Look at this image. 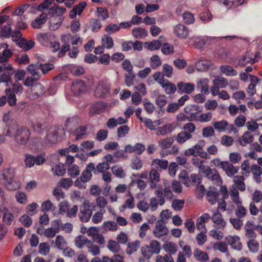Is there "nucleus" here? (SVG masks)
<instances>
[{
  "label": "nucleus",
  "mask_w": 262,
  "mask_h": 262,
  "mask_svg": "<svg viewBox=\"0 0 262 262\" xmlns=\"http://www.w3.org/2000/svg\"><path fill=\"white\" fill-rule=\"evenodd\" d=\"M161 250V246L159 242L151 240L149 245H145L142 247V255L147 258H149L153 254H159Z\"/></svg>",
  "instance_id": "nucleus-4"
},
{
  "label": "nucleus",
  "mask_w": 262,
  "mask_h": 262,
  "mask_svg": "<svg viewBox=\"0 0 262 262\" xmlns=\"http://www.w3.org/2000/svg\"><path fill=\"white\" fill-rule=\"evenodd\" d=\"M145 110L148 114H151L155 111V106L148 99H145L143 101Z\"/></svg>",
  "instance_id": "nucleus-63"
},
{
  "label": "nucleus",
  "mask_w": 262,
  "mask_h": 262,
  "mask_svg": "<svg viewBox=\"0 0 262 262\" xmlns=\"http://www.w3.org/2000/svg\"><path fill=\"white\" fill-rule=\"evenodd\" d=\"M184 111L188 116V120L192 121L197 120L198 114L201 111L200 107L196 105H190L184 108Z\"/></svg>",
  "instance_id": "nucleus-11"
},
{
  "label": "nucleus",
  "mask_w": 262,
  "mask_h": 262,
  "mask_svg": "<svg viewBox=\"0 0 262 262\" xmlns=\"http://www.w3.org/2000/svg\"><path fill=\"white\" fill-rule=\"evenodd\" d=\"M193 256L196 260L200 262H205L209 260L208 254L206 252L203 251L198 248L194 249Z\"/></svg>",
  "instance_id": "nucleus-31"
},
{
  "label": "nucleus",
  "mask_w": 262,
  "mask_h": 262,
  "mask_svg": "<svg viewBox=\"0 0 262 262\" xmlns=\"http://www.w3.org/2000/svg\"><path fill=\"white\" fill-rule=\"evenodd\" d=\"M1 213L3 214L2 219L3 222L6 225H11L14 219V216L13 214L5 207L2 208Z\"/></svg>",
  "instance_id": "nucleus-30"
},
{
  "label": "nucleus",
  "mask_w": 262,
  "mask_h": 262,
  "mask_svg": "<svg viewBox=\"0 0 262 262\" xmlns=\"http://www.w3.org/2000/svg\"><path fill=\"white\" fill-rule=\"evenodd\" d=\"M221 73L227 76H234L237 74V72L231 66L222 65L220 67Z\"/></svg>",
  "instance_id": "nucleus-35"
},
{
  "label": "nucleus",
  "mask_w": 262,
  "mask_h": 262,
  "mask_svg": "<svg viewBox=\"0 0 262 262\" xmlns=\"http://www.w3.org/2000/svg\"><path fill=\"white\" fill-rule=\"evenodd\" d=\"M246 230V236L250 239H254L256 237V234L254 232L255 229V226L250 222H247L245 226Z\"/></svg>",
  "instance_id": "nucleus-32"
},
{
  "label": "nucleus",
  "mask_w": 262,
  "mask_h": 262,
  "mask_svg": "<svg viewBox=\"0 0 262 262\" xmlns=\"http://www.w3.org/2000/svg\"><path fill=\"white\" fill-rule=\"evenodd\" d=\"M129 131V128L127 125H123L120 126L117 130V138L119 139L126 137Z\"/></svg>",
  "instance_id": "nucleus-54"
},
{
  "label": "nucleus",
  "mask_w": 262,
  "mask_h": 262,
  "mask_svg": "<svg viewBox=\"0 0 262 262\" xmlns=\"http://www.w3.org/2000/svg\"><path fill=\"white\" fill-rule=\"evenodd\" d=\"M111 170L114 176L118 178H123L125 177L126 173L121 166L115 165L112 167Z\"/></svg>",
  "instance_id": "nucleus-42"
},
{
  "label": "nucleus",
  "mask_w": 262,
  "mask_h": 262,
  "mask_svg": "<svg viewBox=\"0 0 262 262\" xmlns=\"http://www.w3.org/2000/svg\"><path fill=\"white\" fill-rule=\"evenodd\" d=\"M178 92L180 94L184 93L189 94L194 90V85L191 83L180 82L178 83Z\"/></svg>",
  "instance_id": "nucleus-19"
},
{
  "label": "nucleus",
  "mask_w": 262,
  "mask_h": 262,
  "mask_svg": "<svg viewBox=\"0 0 262 262\" xmlns=\"http://www.w3.org/2000/svg\"><path fill=\"white\" fill-rule=\"evenodd\" d=\"M201 173L204 174L208 179L212 181L217 183L221 182V179L217 171L214 169H211L208 166Z\"/></svg>",
  "instance_id": "nucleus-13"
},
{
  "label": "nucleus",
  "mask_w": 262,
  "mask_h": 262,
  "mask_svg": "<svg viewBox=\"0 0 262 262\" xmlns=\"http://www.w3.org/2000/svg\"><path fill=\"white\" fill-rule=\"evenodd\" d=\"M162 74L168 78H171L173 74L172 67L167 63H164L162 67Z\"/></svg>",
  "instance_id": "nucleus-57"
},
{
  "label": "nucleus",
  "mask_w": 262,
  "mask_h": 262,
  "mask_svg": "<svg viewBox=\"0 0 262 262\" xmlns=\"http://www.w3.org/2000/svg\"><path fill=\"white\" fill-rule=\"evenodd\" d=\"M159 84L164 89L165 93L168 95L174 94L176 90V85L170 82L168 80H162L159 82Z\"/></svg>",
  "instance_id": "nucleus-21"
},
{
  "label": "nucleus",
  "mask_w": 262,
  "mask_h": 262,
  "mask_svg": "<svg viewBox=\"0 0 262 262\" xmlns=\"http://www.w3.org/2000/svg\"><path fill=\"white\" fill-rule=\"evenodd\" d=\"M52 170L54 174L57 176H62L66 173L64 165L60 163L53 167Z\"/></svg>",
  "instance_id": "nucleus-46"
},
{
  "label": "nucleus",
  "mask_w": 262,
  "mask_h": 262,
  "mask_svg": "<svg viewBox=\"0 0 262 262\" xmlns=\"http://www.w3.org/2000/svg\"><path fill=\"white\" fill-rule=\"evenodd\" d=\"M168 161L166 160L155 159L152 162V165L159 170L166 169L168 167Z\"/></svg>",
  "instance_id": "nucleus-39"
},
{
  "label": "nucleus",
  "mask_w": 262,
  "mask_h": 262,
  "mask_svg": "<svg viewBox=\"0 0 262 262\" xmlns=\"http://www.w3.org/2000/svg\"><path fill=\"white\" fill-rule=\"evenodd\" d=\"M210 219L208 213H204L198 218L196 223V226L198 230L200 231H207L205 223Z\"/></svg>",
  "instance_id": "nucleus-26"
},
{
  "label": "nucleus",
  "mask_w": 262,
  "mask_h": 262,
  "mask_svg": "<svg viewBox=\"0 0 262 262\" xmlns=\"http://www.w3.org/2000/svg\"><path fill=\"white\" fill-rule=\"evenodd\" d=\"M213 85L210 89L212 95H215V92L220 90V89H224L228 85V81L223 77L217 76L213 80Z\"/></svg>",
  "instance_id": "nucleus-8"
},
{
  "label": "nucleus",
  "mask_w": 262,
  "mask_h": 262,
  "mask_svg": "<svg viewBox=\"0 0 262 262\" xmlns=\"http://www.w3.org/2000/svg\"><path fill=\"white\" fill-rule=\"evenodd\" d=\"M230 197L232 201L236 206L242 204V201L239 198L238 190L233 188L230 190Z\"/></svg>",
  "instance_id": "nucleus-45"
},
{
  "label": "nucleus",
  "mask_w": 262,
  "mask_h": 262,
  "mask_svg": "<svg viewBox=\"0 0 262 262\" xmlns=\"http://www.w3.org/2000/svg\"><path fill=\"white\" fill-rule=\"evenodd\" d=\"M228 125V122L224 120L214 122L213 124L214 128L219 133L225 132Z\"/></svg>",
  "instance_id": "nucleus-44"
},
{
  "label": "nucleus",
  "mask_w": 262,
  "mask_h": 262,
  "mask_svg": "<svg viewBox=\"0 0 262 262\" xmlns=\"http://www.w3.org/2000/svg\"><path fill=\"white\" fill-rule=\"evenodd\" d=\"M212 65V62L209 60H200L195 63L196 69L200 71L207 70Z\"/></svg>",
  "instance_id": "nucleus-40"
},
{
  "label": "nucleus",
  "mask_w": 262,
  "mask_h": 262,
  "mask_svg": "<svg viewBox=\"0 0 262 262\" xmlns=\"http://www.w3.org/2000/svg\"><path fill=\"white\" fill-rule=\"evenodd\" d=\"M173 142V139L171 137H167L165 139L160 140L158 141V144L162 150H165L169 148Z\"/></svg>",
  "instance_id": "nucleus-43"
},
{
  "label": "nucleus",
  "mask_w": 262,
  "mask_h": 262,
  "mask_svg": "<svg viewBox=\"0 0 262 262\" xmlns=\"http://www.w3.org/2000/svg\"><path fill=\"white\" fill-rule=\"evenodd\" d=\"M230 38L231 39H233L237 38V36L232 35V36H226L223 37H210V36H193L189 38L190 40L193 41V46L195 48L201 49L203 48V47L205 45L206 42L207 40L214 39H221V38Z\"/></svg>",
  "instance_id": "nucleus-6"
},
{
  "label": "nucleus",
  "mask_w": 262,
  "mask_h": 262,
  "mask_svg": "<svg viewBox=\"0 0 262 262\" xmlns=\"http://www.w3.org/2000/svg\"><path fill=\"white\" fill-rule=\"evenodd\" d=\"M164 250L170 254H174L177 251V245L172 242H167L163 245Z\"/></svg>",
  "instance_id": "nucleus-50"
},
{
  "label": "nucleus",
  "mask_w": 262,
  "mask_h": 262,
  "mask_svg": "<svg viewBox=\"0 0 262 262\" xmlns=\"http://www.w3.org/2000/svg\"><path fill=\"white\" fill-rule=\"evenodd\" d=\"M95 207V204L90 203L88 201H84L80 207L79 217L83 222H88L92 216L93 209Z\"/></svg>",
  "instance_id": "nucleus-3"
},
{
  "label": "nucleus",
  "mask_w": 262,
  "mask_h": 262,
  "mask_svg": "<svg viewBox=\"0 0 262 262\" xmlns=\"http://www.w3.org/2000/svg\"><path fill=\"white\" fill-rule=\"evenodd\" d=\"M209 82L207 78L200 79L196 83V88L202 94L207 95L209 93Z\"/></svg>",
  "instance_id": "nucleus-20"
},
{
  "label": "nucleus",
  "mask_w": 262,
  "mask_h": 262,
  "mask_svg": "<svg viewBox=\"0 0 262 262\" xmlns=\"http://www.w3.org/2000/svg\"><path fill=\"white\" fill-rule=\"evenodd\" d=\"M67 172L70 177L75 178L79 174V167L75 164L71 165L68 167Z\"/></svg>",
  "instance_id": "nucleus-60"
},
{
  "label": "nucleus",
  "mask_w": 262,
  "mask_h": 262,
  "mask_svg": "<svg viewBox=\"0 0 262 262\" xmlns=\"http://www.w3.org/2000/svg\"><path fill=\"white\" fill-rule=\"evenodd\" d=\"M192 138V135L187 132H181L176 137V141L179 144H183Z\"/></svg>",
  "instance_id": "nucleus-47"
},
{
  "label": "nucleus",
  "mask_w": 262,
  "mask_h": 262,
  "mask_svg": "<svg viewBox=\"0 0 262 262\" xmlns=\"http://www.w3.org/2000/svg\"><path fill=\"white\" fill-rule=\"evenodd\" d=\"M50 251V246L48 243H41L39 245L38 252L43 255H48Z\"/></svg>",
  "instance_id": "nucleus-58"
},
{
  "label": "nucleus",
  "mask_w": 262,
  "mask_h": 262,
  "mask_svg": "<svg viewBox=\"0 0 262 262\" xmlns=\"http://www.w3.org/2000/svg\"><path fill=\"white\" fill-rule=\"evenodd\" d=\"M4 69L7 70V71L3 74H0V83H4L6 86L11 85L12 84V80L11 76L14 73V70L13 69L11 64L8 63L4 65Z\"/></svg>",
  "instance_id": "nucleus-7"
},
{
  "label": "nucleus",
  "mask_w": 262,
  "mask_h": 262,
  "mask_svg": "<svg viewBox=\"0 0 262 262\" xmlns=\"http://www.w3.org/2000/svg\"><path fill=\"white\" fill-rule=\"evenodd\" d=\"M168 232L169 231L166 228L164 221L161 220L156 223L153 233L156 237L160 238L167 235Z\"/></svg>",
  "instance_id": "nucleus-12"
},
{
  "label": "nucleus",
  "mask_w": 262,
  "mask_h": 262,
  "mask_svg": "<svg viewBox=\"0 0 262 262\" xmlns=\"http://www.w3.org/2000/svg\"><path fill=\"white\" fill-rule=\"evenodd\" d=\"M223 169L226 172V174L228 177H231L237 173L239 170V167H235L233 165L232 163H230L229 162L227 161L226 163L223 164Z\"/></svg>",
  "instance_id": "nucleus-27"
},
{
  "label": "nucleus",
  "mask_w": 262,
  "mask_h": 262,
  "mask_svg": "<svg viewBox=\"0 0 262 262\" xmlns=\"http://www.w3.org/2000/svg\"><path fill=\"white\" fill-rule=\"evenodd\" d=\"M5 91L8 97L7 101L9 105L10 106L15 105L17 99L15 94L12 92L11 89H7Z\"/></svg>",
  "instance_id": "nucleus-52"
},
{
  "label": "nucleus",
  "mask_w": 262,
  "mask_h": 262,
  "mask_svg": "<svg viewBox=\"0 0 262 262\" xmlns=\"http://www.w3.org/2000/svg\"><path fill=\"white\" fill-rule=\"evenodd\" d=\"M161 46V42L159 40L145 42V47L150 51L157 50L160 48Z\"/></svg>",
  "instance_id": "nucleus-48"
},
{
  "label": "nucleus",
  "mask_w": 262,
  "mask_h": 262,
  "mask_svg": "<svg viewBox=\"0 0 262 262\" xmlns=\"http://www.w3.org/2000/svg\"><path fill=\"white\" fill-rule=\"evenodd\" d=\"M155 194L157 198L152 197L150 199L149 204L151 211H156L159 205L163 206L165 204V198L171 199L173 197L172 192L169 186L165 187L163 190L159 188V189L155 190Z\"/></svg>",
  "instance_id": "nucleus-1"
},
{
  "label": "nucleus",
  "mask_w": 262,
  "mask_h": 262,
  "mask_svg": "<svg viewBox=\"0 0 262 262\" xmlns=\"http://www.w3.org/2000/svg\"><path fill=\"white\" fill-rule=\"evenodd\" d=\"M86 6L85 2H82L78 5L74 6L73 9L70 12L69 17L71 19L75 18L77 15H80Z\"/></svg>",
  "instance_id": "nucleus-22"
},
{
  "label": "nucleus",
  "mask_w": 262,
  "mask_h": 262,
  "mask_svg": "<svg viewBox=\"0 0 262 262\" xmlns=\"http://www.w3.org/2000/svg\"><path fill=\"white\" fill-rule=\"evenodd\" d=\"M86 129L87 128L85 126H82L77 128L74 131L76 140L82 139V137L85 135Z\"/></svg>",
  "instance_id": "nucleus-62"
},
{
  "label": "nucleus",
  "mask_w": 262,
  "mask_h": 262,
  "mask_svg": "<svg viewBox=\"0 0 262 262\" xmlns=\"http://www.w3.org/2000/svg\"><path fill=\"white\" fill-rule=\"evenodd\" d=\"M140 246V242L136 241L134 242L129 243L127 244V248L126 249V253L128 255H131L136 252Z\"/></svg>",
  "instance_id": "nucleus-55"
},
{
  "label": "nucleus",
  "mask_w": 262,
  "mask_h": 262,
  "mask_svg": "<svg viewBox=\"0 0 262 262\" xmlns=\"http://www.w3.org/2000/svg\"><path fill=\"white\" fill-rule=\"evenodd\" d=\"M177 123L172 122L160 127L158 129V136H166L171 133L177 127Z\"/></svg>",
  "instance_id": "nucleus-18"
},
{
  "label": "nucleus",
  "mask_w": 262,
  "mask_h": 262,
  "mask_svg": "<svg viewBox=\"0 0 262 262\" xmlns=\"http://www.w3.org/2000/svg\"><path fill=\"white\" fill-rule=\"evenodd\" d=\"M259 54L257 52L254 55L253 53L247 52L246 54L239 59L238 64L240 66H245L247 63L253 64L258 61Z\"/></svg>",
  "instance_id": "nucleus-9"
},
{
  "label": "nucleus",
  "mask_w": 262,
  "mask_h": 262,
  "mask_svg": "<svg viewBox=\"0 0 262 262\" xmlns=\"http://www.w3.org/2000/svg\"><path fill=\"white\" fill-rule=\"evenodd\" d=\"M227 242L231 246V247L237 250H241L242 246L239 242V238L237 236H228L226 237Z\"/></svg>",
  "instance_id": "nucleus-28"
},
{
  "label": "nucleus",
  "mask_w": 262,
  "mask_h": 262,
  "mask_svg": "<svg viewBox=\"0 0 262 262\" xmlns=\"http://www.w3.org/2000/svg\"><path fill=\"white\" fill-rule=\"evenodd\" d=\"M30 138V130L25 127L16 129L14 135V140L18 145H25Z\"/></svg>",
  "instance_id": "nucleus-5"
},
{
  "label": "nucleus",
  "mask_w": 262,
  "mask_h": 262,
  "mask_svg": "<svg viewBox=\"0 0 262 262\" xmlns=\"http://www.w3.org/2000/svg\"><path fill=\"white\" fill-rule=\"evenodd\" d=\"M253 140V136L248 131L245 132L242 137L238 139V142L241 146H245L247 144L252 143Z\"/></svg>",
  "instance_id": "nucleus-29"
},
{
  "label": "nucleus",
  "mask_w": 262,
  "mask_h": 262,
  "mask_svg": "<svg viewBox=\"0 0 262 262\" xmlns=\"http://www.w3.org/2000/svg\"><path fill=\"white\" fill-rule=\"evenodd\" d=\"M127 196L129 198L124 202V204L120 207V210L123 211L126 208L132 209L135 206L134 198L130 192H128Z\"/></svg>",
  "instance_id": "nucleus-38"
},
{
  "label": "nucleus",
  "mask_w": 262,
  "mask_h": 262,
  "mask_svg": "<svg viewBox=\"0 0 262 262\" xmlns=\"http://www.w3.org/2000/svg\"><path fill=\"white\" fill-rule=\"evenodd\" d=\"M132 34L135 38L141 39L147 36L148 32L143 28L136 27L133 29Z\"/></svg>",
  "instance_id": "nucleus-33"
},
{
  "label": "nucleus",
  "mask_w": 262,
  "mask_h": 262,
  "mask_svg": "<svg viewBox=\"0 0 262 262\" xmlns=\"http://www.w3.org/2000/svg\"><path fill=\"white\" fill-rule=\"evenodd\" d=\"M40 76H28L25 79L24 81V84L25 86L28 87H31L32 88L35 85L36 83V82L40 78Z\"/></svg>",
  "instance_id": "nucleus-49"
},
{
  "label": "nucleus",
  "mask_w": 262,
  "mask_h": 262,
  "mask_svg": "<svg viewBox=\"0 0 262 262\" xmlns=\"http://www.w3.org/2000/svg\"><path fill=\"white\" fill-rule=\"evenodd\" d=\"M80 118L78 116H73L68 118L65 123L64 126L66 129L69 132H72L74 128L79 123Z\"/></svg>",
  "instance_id": "nucleus-24"
},
{
  "label": "nucleus",
  "mask_w": 262,
  "mask_h": 262,
  "mask_svg": "<svg viewBox=\"0 0 262 262\" xmlns=\"http://www.w3.org/2000/svg\"><path fill=\"white\" fill-rule=\"evenodd\" d=\"M32 91L37 97L43 95L46 92L45 88L40 83H36L32 88Z\"/></svg>",
  "instance_id": "nucleus-41"
},
{
  "label": "nucleus",
  "mask_w": 262,
  "mask_h": 262,
  "mask_svg": "<svg viewBox=\"0 0 262 262\" xmlns=\"http://www.w3.org/2000/svg\"><path fill=\"white\" fill-rule=\"evenodd\" d=\"M40 69L39 66V63H32L28 66L27 68V71L32 76H40L39 73L38 72V70Z\"/></svg>",
  "instance_id": "nucleus-59"
},
{
  "label": "nucleus",
  "mask_w": 262,
  "mask_h": 262,
  "mask_svg": "<svg viewBox=\"0 0 262 262\" xmlns=\"http://www.w3.org/2000/svg\"><path fill=\"white\" fill-rule=\"evenodd\" d=\"M211 219L215 225V227L217 228L223 229L226 226V223L223 219L221 213L219 212V210L214 211Z\"/></svg>",
  "instance_id": "nucleus-17"
},
{
  "label": "nucleus",
  "mask_w": 262,
  "mask_h": 262,
  "mask_svg": "<svg viewBox=\"0 0 262 262\" xmlns=\"http://www.w3.org/2000/svg\"><path fill=\"white\" fill-rule=\"evenodd\" d=\"M219 192L216 191V189L213 188L209 190L207 193V200L212 205L215 204L218 200Z\"/></svg>",
  "instance_id": "nucleus-37"
},
{
  "label": "nucleus",
  "mask_w": 262,
  "mask_h": 262,
  "mask_svg": "<svg viewBox=\"0 0 262 262\" xmlns=\"http://www.w3.org/2000/svg\"><path fill=\"white\" fill-rule=\"evenodd\" d=\"M110 164L107 162H101L99 163L97 166L96 169L94 171V173L95 174H98L99 173H103L106 172V170H107L110 169Z\"/></svg>",
  "instance_id": "nucleus-56"
},
{
  "label": "nucleus",
  "mask_w": 262,
  "mask_h": 262,
  "mask_svg": "<svg viewBox=\"0 0 262 262\" xmlns=\"http://www.w3.org/2000/svg\"><path fill=\"white\" fill-rule=\"evenodd\" d=\"M37 39L41 45L48 47L54 41L55 36L51 33H41L37 35Z\"/></svg>",
  "instance_id": "nucleus-15"
},
{
  "label": "nucleus",
  "mask_w": 262,
  "mask_h": 262,
  "mask_svg": "<svg viewBox=\"0 0 262 262\" xmlns=\"http://www.w3.org/2000/svg\"><path fill=\"white\" fill-rule=\"evenodd\" d=\"M244 178L241 176H236L233 178L234 184L236 187L241 191L246 189V185L244 183Z\"/></svg>",
  "instance_id": "nucleus-36"
},
{
  "label": "nucleus",
  "mask_w": 262,
  "mask_h": 262,
  "mask_svg": "<svg viewBox=\"0 0 262 262\" xmlns=\"http://www.w3.org/2000/svg\"><path fill=\"white\" fill-rule=\"evenodd\" d=\"M86 87L85 83L81 80H76L72 82L71 90L75 95H77L84 92Z\"/></svg>",
  "instance_id": "nucleus-16"
},
{
  "label": "nucleus",
  "mask_w": 262,
  "mask_h": 262,
  "mask_svg": "<svg viewBox=\"0 0 262 262\" xmlns=\"http://www.w3.org/2000/svg\"><path fill=\"white\" fill-rule=\"evenodd\" d=\"M108 132L105 129H100L96 134L95 139L99 142H102L107 138Z\"/></svg>",
  "instance_id": "nucleus-61"
},
{
  "label": "nucleus",
  "mask_w": 262,
  "mask_h": 262,
  "mask_svg": "<svg viewBox=\"0 0 262 262\" xmlns=\"http://www.w3.org/2000/svg\"><path fill=\"white\" fill-rule=\"evenodd\" d=\"M173 33L177 37L185 39L188 37L189 31L188 27L182 24H179L174 27Z\"/></svg>",
  "instance_id": "nucleus-14"
},
{
  "label": "nucleus",
  "mask_w": 262,
  "mask_h": 262,
  "mask_svg": "<svg viewBox=\"0 0 262 262\" xmlns=\"http://www.w3.org/2000/svg\"><path fill=\"white\" fill-rule=\"evenodd\" d=\"M102 228L106 231H114L118 229V226L114 221H106L103 223Z\"/></svg>",
  "instance_id": "nucleus-53"
},
{
  "label": "nucleus",
  "mask_w": 262,
  "mask_h": 262,
  "mask_svg": "<svg viewBox=\"0 0 262 262\" xmlns=\"http://www.w3.org/2000/svg\"><path fill=\"white\" fill-rule=\"evenodd\" d=\"M47 15L46 13H42L39 17L36 18L31 24V26L34 29L40 28L43 25L47 20Z\"/></svg>",
  "instance_id": "nucleus-34"
},
{
  "label": "nucleus",
  "mask_w": 262,
  "mask_h": 262,
  "mask_svg": "<svg viewBox=\"0 0 262 262\" xmlns=\"http://www.w3.org/2000/svg\"><path fill=\"white\" fill-rule=\"evenodd\" d=\"M110 84L106 82L101 81L95 91V95L98 98L106 97L110 93Z\"/></svg>",
  "instance_id": "nucleus-10"
},
{
  "label": "nucleus",
  "mask_w": 262,
  "mask_h": 262,
  "mask_svg": "<svg viewBox=\"0 0 262 262\" xmlns=\"http://www.w3.org/2000/svg\"><path fill=\"white\" fill-rule=\"evenodd\" d=\"M66 9L63 7H60L58 5H55L49 8V14L53 16L55 20L62 17V15L65 13Z\"/></svg>",
  "instance_id": "nucleus-25"
},
{
  "label": "nucleus",
  "mask_w": 262,
  "mask_h": 262,
  "mask_svg": "<svg viewBox=\"0 0 262 262\" xmlns=\"http://www.w3.org/2000/svg\"><path fill=\"white\" fill-rule=\"evenodd\" d=\"M0 183L9 190H16L20 187L19 183L13 180L12 175L8 171H4L0 173Z\"/></svg>",
  "instance_id": "nucleus-2"
},
{
  "label": "nucleus",
  "mask_w": 262,
  "mask_h": 262,
  "mask_svg": "<svg viewBox=\"0 0 262 262\" xmlns=\"http://www.w3.org/2000/svg\"><path fill=\"white\" fill-rule=\"evenodd\" d=\"M56 247L59 250H63L67 245V242L61 235H57L55 242Z\"/></svg>",
  "instance_id": "nucleus-64"
},
{
  "label": "nucleus",
  "mask_w": 262,
  "mask_h": 262,
  "mask_svg": "<svg viewBox=\"0 0 262 262\" xmlns=\"http://www.w3.org/2000/svg\"><path fill=\"white\" fill-rule=\"evenodd\" d=\"M106 104L102 101H98L93 104L90 109V115L93 116L95 114H98L103 111L106 107Z\"/></svg>",
  "instance_id": "nucleus-23"
},
{
  "label": "nucleus",
  "mask_w": 262,
  "mask_h": 262,
  "mask_svg": "<svg viewBox=\"0 0 262 262\" xmlns=\"http://www.w3.org/2000/svg\"><path fill=\"white\" fill-rule=\"evenodd\" d=\"M101 43L107 49H112L114 46V41L112 37L105 35L101 40Z\"/></svg>",
  "instance_id": "nucleus-51"
}]
</instances>
